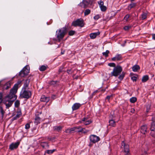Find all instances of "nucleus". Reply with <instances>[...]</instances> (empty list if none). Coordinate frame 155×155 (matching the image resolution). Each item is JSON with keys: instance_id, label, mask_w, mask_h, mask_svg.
<instances>
[{"instance_id": "52", "label": "nucleus", "mask_w": 155, "mask_h": 155, "mask_svg": "<svg viewBox=\"0 0 155 155\" xmlns=\"http://www.w3.org/2000/svg\"><path fill=\"white\" fill-rule=\"evenodd\" d=\"M70 129V131H71V133H72V131H75H75H76V130L75 127H72V128H71Z\"/></svg>"}, {"instance_id": "26", "label": "nucleus", "mask_w": 155, "mask_h": 155, "mask_svg": "<svg viewBox=\"0 0 155 155\" xmlns=\"http://www.w3.org/2000/svg\"><path fill=\"white\" fill-rule=\"evenodd\" d=\"M136 4L132 2L128 6V10H130L132 8L135 7L136 6Z\"/></svg>"}, {"instance_id": "10", "label": "nucleus", "mask_w": 155, "mask_h": 155, "mask_svg": "<svg viewBox=\"0 0 155 155\" xmlns=\"http://www.w3.org/2000/svg\"><path fill=\"white\" fill-rule=\"evenodd\" d=\"M122 147L123 146L124 152L126 153V155H130L129 153V147L128 145H126L125 143L123 141L122 143Z\"/></svg>"}, {"instance_id": "32", "label": "nucleus", "mask_w": 155, "mask_h": 155, "mask_svg": "<svg viewBox=\"0 0 155 155\" xmlns=\"http://www.w3.org/2000/svg\"><path fill=\"white\" fill-rule=\"evenodd\" d=\"M76 130L75 132H82V128L81 126H78L75 127Z\"/></svg>"}, {"instance_id": "4", "label": "nucleus", "mask_w": 155, "mask_h": 155, "mask_svg": "<svg viewBox=\"0 0 155 155\" xmlns=\"http://www.w3.org/2000/svg\"><path fill=\"white\" fill-rule=\"evenodd\" d=\"M23 80V79L22 80H18L17 83L14 85L13 87L10 90V92L15 94L18 88L21 86L22 82Z\"/></svg>"}, {"instance_id": "17", "label": "nucleus", "mask_w": 155, "mask_h": 155, "mask_svg": "<svg viewBox=\"0 0 155 155\" xmlns=\"http://www.w3.org/2000/svg\"><path fill=\"white\" fill-rule=\"evenodd\" d=\"M50 100L49 97H46L45 95H42L40 99L41 101L47 103Z\"/></svg>"}, {"instance_id": "36", "label": "nucleus", "mask_w": 155, "mask_h": 155, "mask_svg": "<svg viewBox=\"0 0 155 155\" xmlns=\"http://www.w3.org/2000/svg\"><path fill=\"white\" fill-rule=\"evenodd\" d=\"M20 105V102L18 100H16L15 103V106L16 107H18Z\"/></svg>"}, {"instance_id": "42", "label": "nucleus", "mask_w": 155, "mask_h": 155, "mask_svg": "<svg viewBox=\"0 0 155 155\" xmlns=\"http://www.w3.org/2000/svg\"><path fill=\"white\" fill-rule=\"evenodd\" d=\"M130 17V15L129 14H127L125 16L124 18V20L127 21L128 20V19Z\"/></svg>"}, {"instance_id": "15", "label": "nucleus", "mask_w": 155, "mask_h": 155, "mask_svg": "<svg viewBox=\"0 0 155 155\" xmlns=\"http://www.w3.org/2000/svg\"><path fill=\"white\" fill-rule=\"evenodd\" d=\"M30 77H29L28 78L26 79L24 82L23 87L22 88L23 89H26L28 87L30 81Z\"/></svg>"}, {"instance_id": "51", "label": "nucleus", "mask_w": 155, "mask_h": 155, "mask_svg": "<svg viewBox=\"0 0 155 155\" xmlns=\"http://www.w3.org/2000/svg\"><path fill=\"white\" fill-rule=\"evenodd\" d=\"M131 79L133 81H137V78L135 76L131 77Z\"/></svg>"}, {"instance_id": "56", "label": "nucleus", "mask_w": 155, "mask_h": 155, "mask_svg": "<svg viewBox=\"0 0 155 155\" xmlns=\"http://www.w3.org/2000/svg\"><path fill=\"white\" fill-rule=\"evenodd\" d=\"M55 96L54 95H52V96L51 97H52V98H53V99H55Z\"/></svg>"}, {"instance_id": "50", "label": "nucleus", "mask_w": 155, "mask_h": 155, "mask_svg": "<svg viewBox=\"0 0 155 155\" xmlns=\"http://www.w3.org/2000/svg\"><path fill=\"white\" fill-rule=\"evenodd\" d=\"M130 28V27L129 26H125L124 27V28L125 30L127 31Z\"/></svg>"}, {"instance_id": "28", "label": "nucleus", "mask_w": 155, "mask_h": 155, "mask_svg": "<svg viewBox=\"0 0 155 155\" xmlns=\"http://www.w3.org/2000/svg\"><path fill=\"white\" fill-rule=\"evenodd\" d=\"M149 79V77L148 75H145L143 76L142 79V81L143 82L147 81Z\"/></svg>"}, {"instance_id": "20", "label": "nucleus", "mask_w": 155, "mask_h": 155, "mask_svg": "<svg viewBox=\"0 0 155 155\" xmlns=\"http://www.w3.org/2000/svg\"><path fill=\"white\" fill-rule=\"evenodd\" d=\"M11 87V84L10 82H8L6 83L3 86V89L7 90L10 88Z\"/></svg>"}, {"instance_id": "49", "label": "nucleus", "mask_w": 155, "mask_h": 155, "mask_svg": "<svg viewBox=\"0 0 155 155\" xmlns=\"http://www.w3.org/2000/svg\"><path fill=\"white\" fill-rule=\"evenodd\" d=\"M65 132L66 133H69V134H70V133H71V131H70V129H66L65 130Z\"/></svg>"}, {"instance_id": "37", "label": "nucleus", "mask_w": 155, "mask_h": 155, "mask_svg": "<svg viewBox=\"0 0 155 155\" xmlns=\"http://www.w3.org/2000/svg\"><path fill=\"white\" fill-rule=\"evenodd\" d=\"M57 81H52L49 82V83L51 85L55 86L56 84Z\"/></svg>"}, {"instance_id": "47", "label": "nucleus", "mask_w": 155, "mask_h": 155, "mask_svg": "<svg viewBox=\"0 0 155 155\" xmlns=\"http://www.w3.org/2000/svg\"><path fill=\"white\" fill-rule=\"evenodd\" d=\"M89 131V130H86L84 128H82V132L84 133H86Z\"/></svg>"}, {"instance_id": "48", "label": "nucleus", "mask_w": 155, "mask_h": 155, "mask_svg": "<svg viewBox=\"0 0 155 155\" xmlns=\"http://www.w3.org/2000/svg\"><path fill=\"white\" fill-rule=\"evenodd\" d=\"M30 128V125L29 124L27 123L25 125V128L26 129H29Z\"/></svg>"}, {"instance_id": "16", "label": "nucleus", "mask_w": 155, "mask_h": 155, "mask_svg": "<svg viewBox=\"0 0 155 155\" xmlns=\"http://www.w3.org/2000/svg\"><path fill=\"white\" fill-rule=\"evenodd\" d=\"M147 127L146 125L142 126L140 129V132L141 133L144 134L147 132Z\"/></svg>"}, {"instance_id": "54", "label": "nucleus", "mask_w": 155, "mask_h": 155, "mask_svg": "<svg viewBox=\"0 0 155 155\" xmlns=\"http://www.w3.org/2000/svg\"><path fill=\"white\" fill-rule=\"evenodd\" d=\"M152 36L153 39L155 40V34H153Z\"/></svg>"}, {"instance_id": "35", "label": "nucleus", "mask_w": 155, "mask_h": 155, "mask_svg": "<svg viewBox=\"0 0 155 155\" xmlns=\"http://www.w3.org/2000/svg\"><path fill=\"white\" fill-rule=\"evenodd\" d=\"M147 17V13L145 12H143L141 15V18L142 20H144Z\"/></svg>"}, {"instance_id": "34", "label": "nucleus", "mask_w": 155, "mask_h": 155, "mask_svg": "<svg viewBox=\"0 0 155 155\" xmlns=\"http://www.w3.org/2000/svg\"><path fill=\"white\" fill-rule=\"evenodd\" d=\"M137 99L136 97H133L130 99V101L132 103H134L137 101Z\"/></svg>"}, {"instance_id": "23", "label": "nucleus", "mask_w": 155, "mask_h": 155, "mask_svg": "<svg viewBox=\"0 0 155 155\" xmlns=\"http://www.w3.org/2000/svg\"><path fill=\"white\" fill-rule=\"evenodd\" d=\"M41 121V118L38 116H36L34 121L35 124L36 125H38L40 123Z\"/></svg>"}, {"instance_id": "19", "label": "nucleus", "mask_w": 155, "mask_h": 155, "mask_svg": "<svg viewBox=\"0 0 155 155\" xmlns=\"http://www.w3.org/2000/svg\"><path fill=\"white\" fill-rule=\"evenodd\" d=\"M100 34V33L99 32L91 33L90 35V37L92 39H94L95 38L96 36L97 35H99Z\"/></svg>"}, {"instance_id": "21", "label": "nucleus", "mask_w": 155, "mask_h": 155, "mask_svg": "<svg viewBox=\"0 0 155 155\" xmlns=\"http://www.w3.org/2000/svg\"><path fill=\"white\" fill-rule=\"evenodd\" d=\"M82 121L84 122V124L85 125H89L91 123V121L90 120H87V119L86 118H83L81 122H82Z\"/></svg>"}, {"instance_id": "43", "label": "nucleus", "mask_w": 155, "mask_h": 155, "mask_svg": "<svg viewBox=\"0 0 155 155\" xmlns=\"http://www.w3.org/2000/svg\"><path fill=\"white\" fill-rule=\"evenodd\" d=\"M108 65L111 67H116V64L114 63H110L108 64Z\"/></svg>"}, {"instance_id": "9", "label": "nucleus", "mask_w": 155, "mask_h": 155, "mask_svg": "<svg viewBox=\"0 0 155 155\" xmlns=\"http://www.w3.org/2000/svg\"><path fill=\"white\" fill-rule=\"evenodd\" d=\"M98 3L101 11L104 12L106 10L107 8L104 5V2L103 1L101 0L98 2Z\"/></svg>"}, {"instance_id": "12", "label": "nucleus", "mask_w": 155, "mask_h": 155, "mask_svg": "<svg viewBox=\"0 0 155 155\" xmlns=\"http://www.w3.org/2000/svg\"><path fill=\"white\" fill-rule=\"evenodd\" d=\"M89 0H83L82 2L80 3V5L83 8H86L89 4Z\"/></svg>"}, {"instance_id": "40", "label": "nucleus", "mask_w": 155, "mask_h": 155, "mask_svg": "<svg viewBox=\"0 0 155 155\" xmlns=\"http://www.w3.org/2000/svg\"><path fill=\"white\" fill-rule=\"evenodd\" d=\"M55 149H53L52 150H48L47 151L46 153L48 154H50L53 153L55 150Z\"/></svg>"}, {"instance_id": "30", "label": "nucleus", "mask_w": 155, "mask_h": 155, "mask_svg": "<svg viewBox=\"0 0 155 155\" xmlns=\"http://www.w3.org/2000/svg\"><path fill=\"white\" fill-rule=\"evenodd\" d=\"M47 67V66L42 65L39 68V70L40 71H43L46 69Z\"/></svg>"}, {"instance_id": "6", "label": "nucleus", "mask_w": 155, "mask_h": 155, "mask_svg": "<svg viewBox=\"0 0 155 155\" xmlns=\"http://www.w3.org/2000/svg\"><path fill=\"white\" fill-rule=\"evenodd\" d=\"M30 68L28 66H26L19 72V76L24 77L27 75L29 72Z\"/></svg>"}, {"instance_id": "62", "label": "nucleus", "mask_w": 155, "mask_h": 155, "mask_svg": "<svg viewBox=\"0 0 155 155\" xmlns=\"http://www.w3.org/2000/svg\"><path fill=\"white\" fill-rule=\"evenodd\" d=\"M124 42H125V43H126V41H124Z\"/></svg>"}, {"instance_id": "59", "label": "nucleus", "mask_w": 155, "mask_h": 155, "mask_svg": "<svg viewBox=\"0 0 155 155\" xmlns=\"http://www.w3.org/2000/svg\"><path fill=\"white\" fill-rule=\"evenodd\" d=\"M103 90L104 91H105V89H104V90L103 89V90Z\"/></svg>"}, {"instance_id": "31", "label": "nucleus", "mask_w": 155, "mask_h": 155, "mask_svg": "<svg viewBox=\"0 0 155 155\" xmlns=\"http://www.w3.org/2000/svg\"><path fill=\"white\" fill-rule=\"evenodd\" d=\"M0 113L1 114V118L2 119L3 117L5 111L3 110L2 107L1 106L0 107Z\"/></svg>"}, {"instance_id": "8", "label": "nucleus", "mask_w": 155, "mask_h": 155, "mask_svg": "<svg viewBox=\"0 0 155 155\" xmlns=\"http://www.w3.org/2000/svg\"><path fill=\"white\" fill-rule=\"evenodd\" d=\"M90 142L93 143L98 142L100 140V137L94 135H91L89 137Z\"/></svg>"}, {"instance_id": "44", "label": "nucleus", "mask_w": 155, "mask_h": 155, "mask_svg": "<svg viewBox=\"0 0 155 155\" xmlns=\"http://www.w3.org/2000/svg\"><path fill=\"white\" fill-rule=\"evenodd\" d=\"M75 32L74 31L71 30L69 32L68 34L70 36H72L74 34Z\"/></svg>"}, {"instance_id": "41", "label": "nucleus", "mask_w": 155, "mask_h": 155, "mask_svg": "<svg viewBox=\"0 0 155 155\" xmlns=\"http://www.w3.org/2000/svg\"><path fill=\"white\" fill-rule=\"evenodd\" d=\"M151 131L150 133L151 135L153 137L155 138V130H151Z\"/></svg>"}, {"instance_id": "58", "label": "nucleus", "mask_w": 155, "mask_h": 155, "mask_svg": "<svg viewBox=\"0 0 155 155\" xmlns=\"http://www.w3.org/2000/svg\"><path fill=\"white\" fill-rule=\"evenodd\" d=\"M134 0H130V1H131V2H133V1H134Z\"/></svg>"}, {"instance_id": "53", "label": "nucleus", "mask_w": 155, "mask_h": 155, "mask_svg": "<svg viewBox=\"0 0 155 155\" xmlns=\"http://www.w3.org/2000/svg\"><path fill=\"white\" fill-rule=\"evenodd\" d=\"M2 93H0V104L2 103Z\"/></svg>"}, {"instance_id": "33", "label": "nucleus", "mask_w": 155, "mask_h": 155, "mask_svg": "<svg viewBox=\"0 0 155 155\" xmlns=\"http://www.w3.org/2000/svg\"><path fill=\"white\" fill-rule=\"evenodd\" d=\"M125 73L124 72H122L121 74H120L118 77V78L120 80L123 79L124 77Z\"/></svg>"}, {"instance_id": "18", "label": "nucleus", "mask_w": 155, "mask_h": 155, "mask_svg": "<svg viewBox=\"0 0 155 155\" xmlns=\"http://www.w3.org/2000/svg\"><path fill=\"white\" fill-rule=\"evenodd\" d=\"M81 104L78 103L74 104L72 106V108L73 110H76L78 109L81 106Z\"/></svg>"}, {"instance_id": "39", "label": "nucleus", "mask_w": 155, "mask_h": 155, "mask_svg": "<svg viewBox=\"0 0 155 155\" xmlns=\"http://www.w3.org/2000/svg\"><path fill=\"white\" fill-rule=\"evenodd\" d=\"M109 53V51L108 50H106L105 52L103 53V55L105 57H107L108 56V54Z\"/></svg>"}, {"instance_id": "27", "label": "nucleus", "mask_w": 155, "mask_h": 155, "mask_svg": "<svg viewBox=\"0 0 155 155\" xmlns=\"http://www.w3.org/2000/svg\"><path fill=\"white\" fill-rule=\"evenodd\" d=\"M62 129V127L61 126H54L53 127V130L54 131L59 132Z\"/></svg>"}, {"instance_id": "11", "label": "nucleus", "mask_w": 155, "mask_h": 155, "mask_svg": "<svg viewBox=\"0 0 155 155\" xmlns=\"http://www.w3.org/2000/svg\"><path fill=\"white\" fill-rule=\"evenodd\" d=\"M20 142H17L15 143H12L9 146V149L11 150H13L17 148L19 145Z\"/></svg>"}, {"instance_id": "24", "label": "nucleus", "mask_w": 155, "mask_h": 155, "mask_svg": "<svg viewBox=\"0 0 155 155\" xmlns=\"http://www.w3.org/2000/svg\"><path fill=\"white\" fill-rule=\"evenodd\" d=\"M21 111L19 110L17 112V114L13 118V120H16L17 119L19 118L21 115Z\"/></svg>"}, {"instance_id": "25", "label": "nucleus", "mask_w": 155, "mask_h": 155, "mask_svg": "<svg viewBox=\"0 0 155 155\" xmlns=\"http://www.w3.org/2000/svg\"><path fill=\"white\" fill-rule=\"evenodd\" d=\"M132 69L133 71L137 72L140 69V67L138 65H135L133 67Z\"/></svg>"}, {"instance_id": "1", "label": "nucleus", "mask_w": 155, "mask_h": 155, "mask_svg": "<svg viewBox=\"0 0 155 155\" xmlns=\"http://www.w3.org/2000/svg\"><path fill=\"white\" fill-rule=\"evenodd\" d=\"M17 96L10 92L9 94L7 95L5 98L3 103L5 104L6 108L10 107L13 104V102L17 98Z\"/></svg>"}, {"instance_id": "60", "label": "nucleus", "mask_w": 155, "mask_h": 155, "mask_svg": "<svg viewBox=\"0 0 155 155\" xmlns=\"http://www.w3.org/2000/svg\"><path fill=\"white\" fill-rule=\"evenodd\" d=\"M89 146H91V144H89Z\"/></svg>"}, {"instance_id": "29", "label": "nucleus", "mask_w": 155, "mask_h": 155, "mask_svg": "<svg viewBox=\"0 0 155 155\" xmlns=\"http://www.w3.org/2000/svg\"><path fill=\"white\" fill-rule=\"evenodd\" d=\"M109 125L113 127H114L115 126V121L111 119L109 121Z\"/></svg>"}, {"instance_id": "55", "label": "nucleus", "mask_w": 155, "mask_h": 155, "mask_svg": "<svg viewBox=\"0 0 155 155\" xmlns=\"http://www.w3.org/2000/svg\"><path fill=\"white\" fill-rule=\"evenodd\" d=\"M131 112L134 113L135 112V110L134 109H131L130 110Z\"/></svg>"}, {"instance_id": "61", "label": "nucleus", "mask_w": 155, "mask_h": 155, "mask_svg": "<svg viewBox=\"0 0 155 155\" xmlns=\"http://www.w3.org/2000/svg\"><path fill=\"white\" fill-rule=\"evenodd\" d=\"M124 45H122V46H124Z\"/></svg>"}, {"instance_id": "2", "label": "nucleus", "mask_w": 155, "mask_h": 155, "mask_svg": "<svg viewBox=\"0 0 155 155\" xmlns=\"http://www.w3.org/2000/svg\"><path fill=\"white\" fill-rule=\"evenodd\" d=\"M67 32V28L64 27L58 30L56 35L59 41L62 40Z\"/></svg>"}, {"instance_id": "38", "label": "nucleus", "mask_w": 155, "mask_h": 155, "mask_svg": "<svg viewBox=\"0 0 155 155\" xmlns=\"http://www.w3.org/2000/svg\"><path fill=\"white\" fill-rule=\"evenodd\" d=\"M91 12V11L89 9H87L85 10L84 12V14L85 16L89 15Z\"/></svg>"}, {"instance_id": "14", "label": "nucleus", "mask_w": 155, "mask_h": 155, "mask_svg": "<svg viewBox=\"0 0 155 155\" xmlns=\"http://www.w3.org/2000/svg\"><path fill=\"white\" fill-rule=\"evenodd\" d=\"M122 55L120 54H117L116 56L111 58L112 61H119L122 60Z\"/></svg>"}, {"instance_id": "45", "label": "nucleus", "mask_w": 155, "mask_h": 155, "mask_svg": "<svg viewBox=\"0 0 155 155\" xmlns=\"http://www.w3.org/2000/svg\"><path fill=\"white\" fill-rule=\"evenodd\" d=\"M112 97V95H111L110 96H107L105 98L106 100H107L108 101H109L110 99Z\"/></svg>"}, {"instance_id": "46", "label": "nucleus", "mask_w": 155, "mask_h": 155, "mask_svg": "<svg viewBox=\"0 0 155 155\" xmlns=\"http://www.w3.org/2000/svg\"><path fill=\"white\" fill-rule=\"evenodd\" d=\"M100 18V15H97L95 16L94 17V19L95 20H97Z\"/></svg>"}, {"instance_id": "5", "label": "nucleus", "mask_w": 155, "mask_h": 155, "mask_svg": "<svg viewBox=\"0 0 155 155\" xmlns=\"http://www.w3.org/2000/svg\"><path fill=\"white\" fill-rule=\"evenodd\" d=\"M31 95V91L29 90H26V89H22V91L21 93V97L26 98L27 99L30 98Z\"/></svg>"}, {"instance_id": "7", "label": "nucleus", "mask_w": 155, "mask_h": 155, "mask_svg": "<svg viewBox=\"0 0 155 155\" xmlns=\"http://www.w3.org/2000/svg\"><path fill=\"white\" fill-rule=\"evenodd\" d=\"M72 25L74 27L78 26L81 27H83L84 25V20L81 18L78 19L75 21H73Z\"/></svg>"}, {"instance_id": "22", "label": "nucleus", "mask_w": 155, "mask_h": 155, "mask_svg": "<svg viewBox=\"0 0 155 155\" xmlns=\"http://www.w3.org/2000/svg\"><path fill=\"white\" fill-rule=\"evenodd\" d=\"M41 146L44 148L47 149L48 148L49 145L46 142H42L41 143Z\"/></svg>"}, {"instance_id": "13", "label": "nucleus", "mask_w": 155, "mask_h": 155, "mask_svg": "<svg viewBox=\"0 0 155 155\" xmlns=\"http://www.w3.org/2000/svg\"><path fill=\"white\" fill-rule=\"evenodd\" d=\"M152 122L151 125L150 130H155V113L152 117Z\"/></svg>"}, {"instance_id": "57", "label": "nucleus", "mask_w": 155, "mask_h": 155, "mask_svg": "<svg viewBox=\"0 0 155 155\" xmlns=\"http://www.w3.org/2000/svg\"><path fill=\"white\" fill-rule=\"evenodd\" d=\"M113 117V116L112 115L111 116H110V118H111V119H112V117Z\"/></svg>"}, {"instance_id": "3", "label": "nucleus", "mask_w": 155, "mask_h": 155, "mask_svg": "<svg viewBox=\"0 0 155 155\" xmlns=\"http://www.w3.org/2000/svg\"><path fill=\"white\" fill-rule=\"evenodd\" d=\"M122 71V69L120 66H117L114 68L110 74L111 76L117 77L121 73Z\"/></svg>"}]
</instances>
